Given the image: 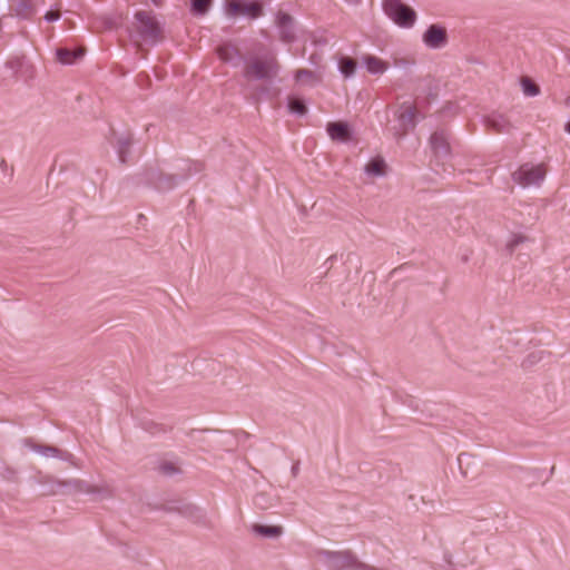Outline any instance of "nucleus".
<instances>
[{
	"mask_svg": "<svg viewBox=\"0 0 570 570\" xmlns=\"http://www.w3.org/2000/svg\"><path fill=\"white\" fill-rule=\"evenodd\" d=\"M281 70V65L273 53L254 56L245 65L244 76L254 80H272Z\"/></svg>",
	"mask_w": 570,
	"mask_h": 570,
	"instance_id": "f257e3e1",
	"label": "nucleus"
},
{
	"mask_svg": "<svg viewBox=\"0 0 570 570\" xmlns=\"http://www.w3.org/2000/svg\"><path fill=\"white\" fill-rule=\"evenodd\" d=\"M318 560L331 570H342L352 568L354 570H376L366 563L360 562L350 551H320Z\"/></svg>",
	"mask_w": 570,
	"mask_h": 570,
	"instance_id": "f03ea898",
	"label": "nucleus"
},
{
	"mask_svg": "<svg viewBox=\"0 0 570 570\" xmlns=\"http://www.w3.org/2000/svg\"><path fill=\"white\" fill-rule=\"evenodd\" d=\"M382 10L401 28H412L416 21V12L401 0H383Z\"/></svg>",
	"mask_w": 570,
	"mask_h": 570,
	"instance_id": "7ed1b4c3",
	"label": "nucleus"
},
{
	"mask_svg": "<svg viewBox=\"0 0 570 570\" xmlns=\"http://www.w3.org/2000/svg\"><path fill=\"white\" fill-rule=\"evenodd\" d=\"M416 108L411 102L401 104L394 112V125L390 128L394 137L402 138L416 126Z\"/></svg>",
	"mask_w": 570,
	"mask_h": 570,
	"instance_id": "20e7f679",
	"label": "nucleus"
},
{
	"mask_svg": "<svg viewBox=\"0 0 570 570\" xmlns=\"http://www.w3.org/2000/svg\"><path fill=\"white\" fill-rule=\"evenodd\" d=\"M140 37L149 43H156L163 39V28L156 17L148 11L136 13Z\"/></svg>",
	"mask_w": 570,
	"mask_h": 570,
	"instance_id": "39448f33",
	"label": "nucleus"
},
{
	"mask_svg": "<svg viewBox=\"0 0 570 570\" xmlns=\"http://www.w3.org/2000/svg\"><path fill=\"white\" fill-rule=\"evenodd\" d=\"M547 169L542 164H523L513 174V180L522 187L539 186L546 178Z\"/></svg>",
	"mask_w": 570,
	"mask_h": 570,
	"instance_id": "423d86ee",
	"label": "nucleus"
},
{
	"mask_svg": "<svg viewBox=\"0 0 570 570\" xmlns=\"http://www.w3.org/2000/svg\"><path fill=\"white\" fill-rule=\"evenodd\" d=\"M109 144L115 149L118 166L122 167L127 165L132 154V134L130 131H112L111 137H109Z\"/></svg>",
	"mask_w": 570,
	"mask_h": 570,
	"instance_id": "0eeeda50",
	"label": "nucleus"
},
{
	"mask_svg": "<svg viewBox=\"0 0 570 570\" xmlns=\"http://www.w3.org/2000/svg\"><path fill=\"white\" fill-rule=\"evenodd\" d=\"M6 68L11 70L12 77L27 83L36 77V67L23 53L11 56L6 61Z\"/></svg>",
	"mask_w": 570,
	"mask_h": 570,
	"instance_id": "6e6552de",
	"label": "nucleus"
},
{
	"mask_svg": "<svg viewBox=\"0 0 570 570\" xmlns=\"http://www.w3.org/2000/svg\"><path fill=\"white\" fill-rule=\"evenodd\" d=\"M224 10L228 18L247 16L252 19H256L263 14L262 4L258 2H245L244 0H226Z\"/></svg>",
	"mask_w": 570,
	"mask_h": 570,
	"instance_id": "1a4fd4ad",
	"label": "nucleus"
},
{
	"mask_svg": "<svg viewBox=\"0 0 570 570\" xmlns=\"http://www.w3.org/2000/svg\"><path fill=\"white\" fill-rule=\"evenodd\" d=\"M275 26L278 29L279 40L284 43H293L296 40L297 23L287 11L279 9L275 13Z\"/></svg>",
	"mask_w": 570,
	"mask_h": 570,
	"instance_id": "9d476101",
	"label": "nucleus"
},
{
	"mask_svg": "<svg viewBox=\"0 0 570 570\" xmlns=\"http://www.w3.org/2000/svg\"><path fill=\"white\" fill-rule=\"evenodd\" d=\"M86 48L79 45L63 43L55 49L56 60L65 66L78 63L85 56Z\"/></svg>",
	"mask_w": 570,
	"mask_h": 570,
	"instance_id": "9b49d317",
	"label": "nucleus"
},
{
	"mask_svg": "<svg viewBox=\"0 0 570 570\" xmlns=\"http://www.w3.org/2000/svg\"><path fill=\"white\" fill-rule=\"evenodd\" d=\"M430 146L436 160L446 159L451 153L448 131L445 129H436L430 137Z\"/></svg>",
	"mask_w": 570,
	"mask_h": 570,
	"instance_id": "f8f14e48",
	"label": "nucleus"
},
{
	"mask_svg": "<svg viewBox=\"0 0 570 570\" xmlns=\"http://www.w3.org/2000/svg\"><path fill=\"white\" fill-rule=\"evenodd\" d=\"M422 40L428 48L441 49L448 43L446 29L439 24H431L423 33Z\"/></svg>",
	"mask_w": 570,
	"mask_h": 570,
	"instance_id": "ddd939ff",
	"label": "nucleus"
},
{
	"mask_svg": "<svg viewBox=\"0 0 570 570\" xmlns=\"http://www.w3.org/2000/svg\"><path fill=\"white\" fill-rule=\"evenodd\" d=\"M27 444L35 452H38L41 455L47 456V458L48 456L58 458L62 461H71L73 459V455L70 452L61 450L53 445L38 444L35 441H32L31 439L27 440Z\"/></svg>",
	"mask_w": 570,
	"mask_h": 570,
	"instance_id": "4468645a",
	"label": "nucleus"
},
{
	"mask_svg": "<svg viewBox=\"0 0 570 570\" xmlns=\"http://www.w3.org/2000/svg\"><path fill=\"white\" fill-rule=\"evenodd\" d=\"M217 55L219 59L226 63L237 67L243 57L239 50L233 45H223L217 48Z\"/></svg>",
	"mask_w": 570,
	"mask_h": 570,
	"instance_id": "2eb2a0df",
	"label": "nucleus"
},
{
	"mask_svg": "<svg viewBox=\"0 0 570 570\" xmlns=\"http://www.w3.org/2000/svg\"><path fill=\"white\" fill-rule=\"evenodd\" d=\"M485 125L499 134L508 132L512 128L509 119L501 114H492L491 116L487 117Z\"/></svg>",
	"mask_w": 570,
	"mask_h": 570,
	"instance_id": "dca6fc26",
	"label": "nucleus"
},
{
	"mask_svg": "<svg viewBox=\"0 0 570 570\" xmlns=\"http://www.w3.org/2000/svg\"><path fill=\"white\" fill-rule=\"evenodd\" d=\"M362 61L372 75H382L389 69V62L371 55H364Z\"/></svg>",
	"mask_w": 570,
	"mask_h": 570,
	"instance_id": "f3484780",
	"label": "nucleus"
},
{
	"mask_svg": "<svg viewBox=\"0 0 570 570\" xmlns=\"http://www.w3.org/2000/svg\"><path fill=\"white\" fill-rule=\"evenodd\" d=\"M327 132L333 140L346 141L350 139V127L346 122H328Z\"/></svg>",
	"mask_w": 570,
	"mask_h": 570,
	"instance_id": "a211bd4d",
	"label": "nucleus"
},
{
	"mask_svg": "<svg viewBox=\"0 0 570 570\" xmlns=\"http://www.w3.org/2000/svg\"><path fill=\"white\" fill-rule=\"evenodd\" d=\"M364 171L368 175V176H373V177H383L386 175V164H385V160L381 157H376V158H373L372 160H370L365 167H364Z\"/></svg>",
	"mask_w": 570,
	"mask_h": 570,
	"instance_id": "6ab92c4d",
	"label": "nucleus"
},
{
	"mask_svg": "<svg viewBox=\"0 0 570 570\" xmlns=\"http://www.w3.org/2000/svg\"><path fill=\"white\" fill-rule=\"evenodd\" d=\"M14 12L18 18L30 20L36 13V8L32 0H18Z\"/></svg>",
	"mask_w": 570,
	"mask_h": 570,
	"instance_id": "aec40b11",
	"label": "nucleus"
},
{
	"mask_svg": "<svg viewBox=\"0 0 570 570\" xmlns=\"http://www.w3.org/2000/svg\"><path fill=\"white\" fill-rule=\"evenodd\" d=\"M252 531L264 538H278L283 533V529L279 525H264L258 523L252 525Z\"/></svg>",
	"mask_w": 570,
	"mask_h": 570,
	"instance_id": "412c9836",
	"label": "nucleus"
},
{
	"mask_svg": "<svg viewBox=\"0 0 570 570\" xmlns=\"http://www.w3.org/2000/svg\"><path fill=\"white\" fill-rule=\"evenodd\" d=\"M181 514L190 519L194 523H203L205 521L204 511L195 504L185 505L181 509Z\"/></svg>",
	"mask_w": 570,
	"mask_h": 570,
	"instance_id": "4be33fe9",
	"label": "nucleus"
},
{
	"mask_svg": "<svg viewBox=\"0 0 570 570\" xmlns=\"http://www.w3.org/2000/svg\"><path fill=\"white\" fill-rule=\"evenodd\" d=\"M338 67L342 75L348 78L356 71V61L350 57H342L338 61Z\"/></svg>",
	"mask_w": 570,
	"mask_h": 570,
	"instance_id": "5701e85b",
	"label": "nucleus"
},
{
	"mask_svg": "<svg viewBox=\"0 0 570 570\" xmlns=\"http://www.w3.org/2000/svg\"><path fill=\"white\" fill-rule=\"evenodd\" d=\"M184 177H177V176L161 174L158 177V180L156 181V187L161 190L170 189L174 186H176L178 184V181H180Z\"/></svg>",
	"mask_w": 570,
	"mask_h": 570,
	"instance_id": "b1692460",
	"label": "nucleus"
},
{
	"mask_svg": "<svg viewBox=\"0 0 570 570\" xmlns=\"http://www.w3.org/2000/svg\"><path fill=\"white\" fill-rule=\"evenodd\" d=\"M213 0H191V11L194 14L204 16L209 10Z\"/></svg>",
	"mask_w": 570,
	"mask_h": 570,
	"instance_id": "393cba45",
	"label": "nucleus"
},
{
	"mask_svg": "<svg viewBox=\"0 0 570 570\" xmlns=\"http://www.w3.org/2000/svg\"><path fill=\"white\" fill-rule=\"evenodd\" d=\"M521 85H522V90H523L524 95H527V96L534 97V96L539 95V92H540L539 86L537 83H534L528 77H523L521 79Z\"/></svg>",
	"mask_w": 570,
	"mask_h": 570,
	"instance_id": "a878e982",
	"label": "nucleus"
},
{
	"mask_svg": "<svg viewBox=\"0 0 570 570\" xmlns=\"http://www.w3.org/2000/svg\"><path fill=\"white\" fill-rule=\"evenodd\" d=\"M296 81L301 83H314L316 79V75L308 69H298L295 75Z\"/></svg>",
	"mask_w": 570,
	"mask_h": 570,
	"instance_id": "bb28decb",
	"label": "nucleus"
},
{
	"mask_svg": "<svg viewBox=\"0 0 570 570\" xmlns=\"http://www.w3.org/2000/svg\"><path fill=\"white\" fill-rule=\"evenodd\" d=\"M288 107L292 112L301 115V116L305 115L307 111L305 104L301 99H297V98H291L288 101Z\"/></svg>",
	"mask_w": 570,
	"mask_h": 570,
	"instance_id": "cd10ccee",
	"label": "nucleus"
},
{
	"mask_svg": "<svg viewBox=\"0 0 570 570\" xmlns=\"http://www.w3.org/2000/svg\"><path fill=\"white\" fill-rule=\"evenodd\" d=\"M528 238L521 234L512 235L511 239L507 243V249L509 253H513L514 249L522 243L527 242Z\"/></svg>",
	"mask_w": 570,
	"mask_h": 570,
	"instance_id": "c85d7f7f",
	"label": "nucleus"
},
{
	"mask_svg": "<svg viewBox=\"0 0 570 570\" xmlns=\"http://www.w3.org/2000/svg\"><path fill=\"white\" fill-rule=\"evenodd\" d=\"M43 19L47 21V22H55V21H58L60 19V10L57 9V10H49L46 12Z\"/></svg>",
	"mask_w": 570,
	"mask_h": 570,
	"instance_id": "c756f323",
	"label": "nucleus"
},
{
	"mask_svg": "<svg viewBox=\"0 0 570 570\" xmlns=\"http://www.w3.org/2000/svg\"><path fill=\"white\" fill-rule=\"evenodd\" d=\"M541 360V356L539 355V353H531L528 355V357L525 358L523 365L527 366V365H533L534 363H537L538 361Z\"/></svg>",
	"mask_w": 570,
	"mask_h": 570,
	"instance_id": "7c9ffc66",
	"label": "nucleus"
},
{
	"mask_svg": "<svg viewBox=\"0 0 570 570\" xmlns=\"http://www.w3.org/2000/svg\"><path fill=\"white\" fill-rule=\"evenodd\" d=\"M255 504L262 509H267L268 504L265 502V494L259 493L255 498Z\"/></svg>",
	"mask_w": 570,
	"mask_h": 570,
	"instance_id": "2f4dec72",
	"label": "nucleus"
},
{
	"mask_svg": "<svg viewBox=\"0 0 570 570\" xmlns=\"http://www.w3.org/2000/svg\"><path fill=\"white\" fill-rule=\"evenodd\" d=\"M0 168L2 171H6L8 169V164H7L6 159H1Z\"/></svg>",
	"mask_w": 570,
	"mask_h": 570,
	"instance_id": "473e14b6",
	"label": "nucleus"
},
{
	"mask_svg": "<svg viewBox=\"0 0 570 570\" xmlns=\"http://www.w3.org/2000/svg\"><path fill=\"white\" fill-rule=\"evenodd\" d=\"M298 471H299V466H298V464H294V465H293V468H292V473H293V475H294V476H296V475H297V473H298Z\"/></svg>",
	"mask_w": 570,
	"mask_h": 570,
	"instance_id": "72a5a7b5",
	"label": "nucleus"
},
{
	"mask_svg": "<svg viewBox=\"0 0 570 570\" xmlns=\"http://www.w3.org/2000/svg\"><path fill=\"white\" fill-rule=\"evenodd\" d=\"M345 1L351 4H358L361 0H345Z\"/></svg>",
	"mask_w": 570,
	"mask_h": 570,
	"instance_id": "f704fd0d",
	"label": "nucleus"
},
{
	"mask_svg": "<svg viewBox=\"0 0 570 570\" xmlns=\"http://www.w3.org/2000/svg\"><path fill=\"white\" fill-rule=\"evenodd\" d=\"M156 6H160L161 0H151Z\"/></svg>",
	"mask_w": 570,
	"mask_h": 570,
	"instance_id": "c9c22d12",
	"label": "nucleus"
},
{
	"mask_svg": "<svg viewBox=\"0 0 570 570\" xmlns=\"http://www.w3.org/2000/svg\"><path fill=\"white\" fill-rule=\"evenodd\" d=\"M566 129L570 134V121L567 124Z\"/></svg>",
	"mask_w": 570,
	"mask_h": 570,
	"instance_id": "e433bc0d",
	"label": "nucleus"
},
{
	"mask_svg": "<svg viewBox=\"0 0 570 570\" xmlns=\"http://www.w3.org/2000/svg\"><path fill=\"white\" fill-rule=\"evenodd\" d=\"M102 24L106 26L107 24V20L106 19H102Z\"/></svg>",
	"mask_w": 570,
	"mask_h": 570,
	"instance_id": "4c0bfd02",
	"label": "nucleus"
},
{
	"mask_svg": "<svg viewBox=\"0 0 570 570\" xmlns=\"http://www.w3.org/2000/svg\"><path fill=\"white\" fill-rule=\"evenodd\" d=\"M567 58H568V61H569V63H570V53L567 56Z\"/></svg>",
	"mask_w": 570,
	"mask_h": 570,
	"instance_id": "58836bf2",
	"label": "nucleus"
},
{
	"mask_svg": "<svg viewBox=\"0 0 570 570\" xmlns=\"http://www.w3.org/2000/svg\"><path fill=\"white\" fill-rule=\"evenodd\" d=\"M568 102H570V97L567 99Z\"/></svg>",
	"mask_w": 570,
	"mask_h": 570,
	"instance_id": "ea45409f",
	"label": "nucleus"
}]
</instances>
